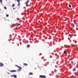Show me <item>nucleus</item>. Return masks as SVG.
<instances>
[{
	"instance_id": "obj_1",
	"label": "nucleus",
	"mask_w": 78,
	"mask_h": 78,
	"mask_svg": "<svg viewBox=\"0 0 78 78\" xmlns=\"http://www.w3.org/2000/svg\"><path fill=\"white\" fill-rule=\"evenodd\" d=\"M15 66H16V67H18V68H19V69H18V70H17L18 72H19V71H20V70H21L22 69V68L20 67L17 65H15Z\"/></svg>"
},
{
	"instance_id": "obj_2",
	"label": "nucleus",
	"mask_w": 78,
	"mask_h": 78,
	"mask_svg": "<svg viewBox=\"0 0 78 78\" xmlns=\"http://www.w3.org/2000/svg\"><path fill=\"white\" fill-rule=\"evenodd\" d=\"M39 77L41 78H46V76L40 75L39 76Z\"/></svg>"
},
{
	"instance_id": "obj_3",
	"label": "nucleus",
	"mask_w": 78,
	"mask_h": 78,
	"mask_svg": "<svg viewBox=\"0 0 78 78\" xmlns=\"http://www.w3.org/2000/svg\"><path fill=\"white\" fill-rule=\"evenodd\" d=\"M71 64H72L73 65V66H75V64H76V63H75V62H73V61H71Z\"/></svg>"
},
{
	"instance_id": "obj_4",
	"label": "nucleus",
	"mask_w": 78,
	"mask_h": 78,
	"mask_svg": "<svg viewBox=\"0 0 78 78\" xmlns=\"http://www.w3.org/2000/svg\"><path fill=\"white\" fill-rule=\"evenodd\" d=\"M4 66V64L3 63L0 62V67H3Z\"/></svg>"
},
{
	"instance_id": "obj_5",
	"label": "nucleus",
	"mask_w": 78,
	"mask_h": 78,
	"mask_svg": "<svg viewBox=\"0 0 78 78\" xmlns=\"http://www.w3.org/2000/svg\"><path fill=\"white\" fill-rule=\"evenodd\" d=\"M10 72H16L17 71L16 70H12L10 71Z\"/></svg>"
},
{
	"instance_id": "obj_6",
	"label": "nucleus",
	"mask_w": 78,
	"mask_h": 78,
	"mask_svg": "<svg viewBox=\"0 0 78 78\" xmlns=\"http://www.w3.org/2000/svg\"><path fill=\"white\" fill-rule=\"evenodd\" d=\"M29 0H27V1L25 3V5H27V4H28V3H29Z\"/></svg>"
},
{
	"instance_id": "obj_7",
	"label": "nucleus",
	"mask_w": 78,
	"mask_h": 78,
	"mask_svg": "<svg viewBox=\"0 0 78 78\" xmlns=\"http://www.w3.org/2000/svg\"><path fill=\"white\" fill-rule=\"evenodd\" d=\"M74 24L76 25V27H78V24L77 23H76V22H74Z\"/></svg>"
},
{
	"instance_id": "obj_8",
	"label": "nucleus",
	"mask_w": 78,
	"mask_h": 78,
	"mask_svg": "<svg viewBox=\"0 0 78 78\" xmlns=\"http://www.w3.org/2000/svg\"><path fill=\"white\" fill-rule=\"evenodd\" d=\"M75 70H76V68L75 67H74L73 68V72H74V71H75Z\"/></svg>"
},
{
	"instance_id": "obj_9",
	"label": "nucleus",
	"mask_w": 78,
	"mask_h": 78,
	"mask_svg": "<svg viewBox=\"0 0 78 78\" xmlns=\"http://www.w3.org/2000/svg\"><path fill=\"white\" fill-rule=\"evenodd\" d=\"M16 24H17V25H20L21 24L20 23H19L18 22H16Z\"/></svg>"
},
{
	"instance_id": "obj_10",
	"label": "nucleus",
	"mask_w": 78,
	"mask_h": 78,
	"mask_svg": "<svg viewBox=\"0 0 78 78\" xmlns=\"http://www.w3.org/2000/svg\"><path fill=\"white\" fill-rule=\"evenodd\" d=\"M13 77H14V78H17V76H16V75H14Z\"/></svg>"
},
{
	"instance_id": "obj_11",
	"label": "nucleus",
	"mask_w": 78,
	"mask_h": 78,
	"mask_svg": "<svg viewBox=\"0 0 78 78\" xmlns=\"http://www.w3.org/2000/svg\"><path fill=\"white\" fill-rule=\"evenodd\" d=\"M12 26H16V24H12Z\"/></svg>"
},
{
	"instance_id": "obj_12",
	"label": "nucleus",
	"mask_w": 78,
	"mask_h": 78,
	"mask_svg": "<svg viewBox=\"0 0 78 78\" xmlns=\"http://www.w3.org/2000/svg\"><path fill=\"white\" fill-rule=\"evenodd\" d=\"M23 64L24 66H28V64H27V63H23Z\"/></svg>"
},
{
	"instance_id": "obj_13",
	"label": "nucleus",
	"mask_w": 78,
	"mask_h": 78,
	"mask_svg": "<svg viewBox=\"0 0 78 78\" xmlns=\"http://www.w3.org/2000/svg\"><path fill=\"white\" fill-rule=\"evenodd\" d=\"M20 3H18V4L17 5V6H20Z\"/></svg>"
},
{
	"instance_id": "obj_14",
	"label": "nucleus",
	"mask_w": 78,
	"mask_h": 78,
	"mask_svg": "<svg viewBox=\"0 0 78 78\" xmlns=\"http://www.w3.org/2000/svg\"><path fill=\"white\" fill-rule=\"evenodd\" d=\"M17 2H18V3H20V0H17Z\"/></svg>"
},
{
	"instance_id": "obj_15",
	"label": "nucleus",
	"mask_w": 78,
	"mask_h": 78,
	"mask_svg": "<svg viewBox=\"0 0 78 78\" xmlns=\"http://www.w3.org/2000/svg\"><path fill=\"white\" fill-rule=\"evenodd\" d=\"M15 5V4H13L12 5V7H14Z\"/></svg>"
},
{
	"instance_id": "obj_16",
	"label": "nucleus",
	"mask_w": 78,
	"mask_h": 78,
	"mask_svg": "<svg viewBox=\"0 0 78 78\" xmlns=\"http://www.w3.org/2000/svg\"><path fill=\"white\" fill-rule=\"evenodd\" d=\"M69 8H71V5H70V4H69Z\"/></svg>"
},
{
	"instance_id": "obj_17",
	"label": "nucleus",
	"mask_w": 78,
	"mask_h": 78,
	"mask_svg": "<svg viewBox=\"0 0 78 78\" xmlns=\"http://www.w3.org/2000/svg\"><path fill=\"white\" fill-rule=\"evenodd\" d=\"M73 35L72 34L70 36V38H71V37H73Z\"/></svg>"
},
{
	"instance_id": "obj_18",
	"label": "nucleus",
	"mask_w": 78,
	"mask_h": 78,
	"mask_svg": "<svg viewBox=\"0 0 78 78\" xmlns=\"http://www.w3.org/2000/svg\"><path fill=\"white\" fill-rule=\"evenodd\" d=\"M30 47V45H28L27 46V47Z\"/></svg>"
},
{
	"instance_id": "obj_19",
	"label": "nucleus",
	"mask_w": 78,
	"mask_h": 78,
	"mask_svg": "<svg viewBox=\"0 0 78 78\" xmlns=\"http://www.w3.org/2000/svg\"><path fill=\"white\" fill-rule=\"evenodd\" d=\"M30 75H33V73H30Z\"/></svg>"
},
{
	"instance_id": "obj_20",
	"label": "nucleus",
	"mask_w": 78,
	"mask_h": 78,
	"mask_svg": "<svg viewBox=\"0 0 78 78\" xmlns=\"http://www.w3.org/2000/svg\"><path fill=\"white\" fill-rule=\"evenodd\" d=\"M0 2H1V3H2V0H0Z\"/></svg>"
},
{
	"instance_id": "obj_21",
	"label": "nucleus",
	"mask_w": 78,
	"mask_h": 78,
	"mask_svg": "<svg viewBox=\"0 0 78 78\" xmlns=\"http://www.w3.org/2000/svg\"><path fill=\"white\" fill-rule=\"evenodd\" d=\"M4 9H7L6 7H4Z\"/></svg>"
},
{
	"instance_id": "obj_22",
	"label": "nucleus",
	"mask_w": 78,
	"mask_h": 78,
	"mask_svg": "<svg viewBox=\"0 0 78 78\" xmlns=\"http://www.w3.org/2000/svg\"><path fill=\"white\" fill-rule=\"evenodd\" d=\"M9 16V15H8V14H7L6 15V17H8Z\"/></svg>"
},
{
	"instance_id": "obj_23",
	"label": "nucleus",
	"mask_w": 78,
	"mask_h": 78,
	"mask_svg": "<svg viewBox=\"0 0 78 78\" xmlns=\"http://www.w3.org/2000/svg\"><path fill=\"white\" fill-rule=\"evenodd\" d=\"M64 53H66V51H64Z\"/></svg>"
},
{
	"instance_id": "obj_24",
	"label": "nucleus",
	"mask_w": 78,
	"mask_h": 78,
	"mask_svg": "<svg viewBox=\"0 0 78 78\" xmlns=\"http://www.w3.org/2000/svg\"><path fill=\"white\" fill-rule=\"evenodd\" d=\"M13 9H15V8H13Z\"/></svg>"
},
{
	"instance_id": "obj_25",
	"label": "nucleus",
	"mask_w": 78,
	"mask_h": 78,
	"mask_svg": "<svg viewBox=\"0 0 78 78\" xmlns=\"http://www.w3.org/2000/svg\"><path fill=\"white\" fill-rule=\"evenodd\" d=\"M13 76L12 75V76H11V77H12Z\"/></svg>"
},
{
	"instance_id": "obj_26",
	"label": "nucleus",
	"mask_w": 78,
	"mask_h": 78,
	"mask_svg": "<svg viewBox=\"0 0 78 78\" xmlns=\"http://www.w3.org/2000/svg\"><path fill=\"white\" fill-rule=\"evenodd\" d=\"M17 0H15V1H17Z\"/></svg>"
},
{
	"instance_id": "obj_27",
	"label": "nucleus",
	"mask_w": 78,
	"mask_h": 78,
	"mask_svg": "<svg viewBox=\"0 0 78 78\" xmlns=\"http://www.w3.org/2000/svg\"><path fill=\"white\" fill-rule=\"evenodd\" d=\"M24 14H26V13H24Z\"/></svg>"
},
{
	"instance_id": "obj_28",
	"label": "nucleus",
	"mask_w": 78,
	"mask_h": 78,
	"mask_svg": "<svg viewBox=\"0 0 78 78\" xmlns=\"http://www.w3.org/2000/svg\"><path fill=\"white\" fill-rule=\"evenodd\" d=\"M0 11H1V10L0 9Z\"/></svg>"
}]
</instances>
